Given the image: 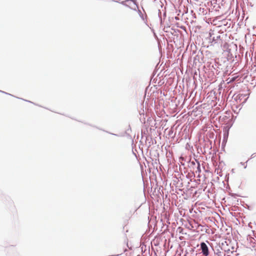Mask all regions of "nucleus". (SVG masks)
<instances>
[{"label":"nucleus","instance_id":"1","mask_svg":"<svg viewBox=\"0 0 256 256\" xmlns=\"http://www.w3.org/2000/svg\"><path fill=\"white\" fill-rule=\"evenodd\" d=\"M200 248L202 250V254L204 256H208L209 254V252L206 244L204 242H202L200 244Z\"/></svg>","mask_w":256,"mask_h":256}]
</instances>
